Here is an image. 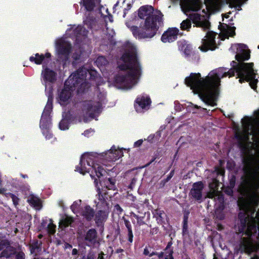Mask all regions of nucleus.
I'll use <instances>...</instances> for the list:
<instances>
[{"instance_id": "nucleus-58", "label": "nucleus", "mask_w": 259, "mask_h": 259, "mask_svg": "<svg viewBox=\"0 0 259 259\" xmlns=\"http://www.w3.org/2000/svg\"><path fill=\"white\" fill-rule=\"evenodd\" d=\"M53 97L52 95H50L48 97L47 103L46 104L49 105H51L53 106Z\"/></svg>"}, {"instance_id": "nucleus-50", "label": "nucleus", "mask_w": 259, "mask_h": 259, "mask_svg": "<svg viewBox=\"0 0 259 259\" xmlns=\"http://www.w3.org/2000/svg\"><path fill=\"white\" fill-rule=\"evenodd\" d=\"M6 191L5 188H0V194L5 195L7 198H12V196L14 195V194L10 192L6 193Z\"/></svg>"}, {"instance_id": "nucleus-25", "label": "nucleus", "mask_w": 259, "mask_h": 259, "mask_svg": "<svg viewBox=\"0 0 259 259\" xmlns=\"http://www.w3.org/2000/svg\"><path fill=\"white\" fill-rule=\"evenodd\" d=\"M121 152L119 150L116 149L114 146H113L107 152L106 158L109 161H115L120 157L119 153Z\"/></svg>"}, {"instance_id": "nucleus-49", "label": "nucleus", "mask_w": 259, "mask_h": 259, "mask_svg": "<svg viewBox=\"0 0 259 259\" xmlns=\"http://www.w3.org/2000/svg\"><path fill=\"white\" fill-rule=\"evenodd\" d=\"M238 220H247L249 219V216L244 212H240L238 215Z\"/></svg>"}, {"instance_id": "nucleus-59", "label": "nucleus", "mask_w": 259, "mask_h": 259, "mask_svg": "<svg viewBox=\"0 0 259 259\" xmlns=\"http://www.w3.org/2000/svg\"><path fill=\"white\" fill-rule=\"evenodd\" d=\"M159 231V229H158V228L157 227H155V228H152L151 230H150V234H151L152 235H155V234H157L158 232Z\"/></svg>"}, {"instance_id": "nucleus-41", "label": "nucleus", "mask_w": 259, "mask_h": 259, "mask_svg": "<svg viewBox=\"0 0 259 259\" xmlns=\"http://www.w3.org/2000/svg\"><path fill=\"white\" fill-rule=\"evenodd\" d=\"M236 182V177L235 175H231L229 176V186L235 187Z\"/></svg>"}, {"instance_id": "nucleus-29", "label": "nucleus", "mask_w": 259, "mask_h": 259, "mask_svg": "<svg viewBox=\"0 0 259 259\" xmlns=\"http://www.w3.org/2000/svg\"><path fill=\"white\" fill-rule=\"evenodd\" d=\"M74 220L72 217L66 215L65 217L62 218L60 221L59 226L61 228H67L71 226V224L74 223Z\"/></svg>"}, {"instance_id": "nucleus-63", "label": "nucleus", "mask_w": 259, "mask_h": 259, "mask_svg": "<svg viewBox=\"0 0 259 259\" xmlns=\"http://www.w3.org/2000/svg\"><path fill=\"white\" fill-rule=\"evenodd\" d=\"M216 171H217L218 174L220 175H224L225 173V171L224 169H220L219 167H217L216 168Z\"/></svg>"}, {"instance_id": "nucleus-64", "label": "nucleus", "mask_w": 259, "mask_h": 259, "mask_svg": "<svg viewBox=\"0 0 259 259\" xmlns=\"http://www.w3.org/2000/svg\"><path fill=\"white\" fill-rule=\"evenodd\" d=\"M154 137H155L154 135H150L149 136H148V137L147 138V140L149 142L152 143L153 140L154 138Z\"/></svg>"}, {"instance_id": "nucleus-42", "label": "nucleus", "mask_w": 259, "mask_h": 259, "mask_svg": "<svg viewBox=\"0 0 259 259\" xmlns=\"http://www.w3.org/2000/svg\"><path fill=\"white\" fill-rule=\"evenodd\" d=\"M253 72L254 73V77L253 78H251L250 80L248 81L247 82H249V85H250L251 88L252 89L255 90L257 88V80L255 79V73L254 72V69H253Z\"/></svg>"}, {"instance_id": "nucleus-3", "label": "nucleus", "mask_w": 259, "mask_h": 259, "mask_svg": "<svg viewBox=\"0 0 259 259\" xmlns=\"http://www.w3.org/2000/svg\"><path fill=\"white\" fill-rule=\"evenodd\" d=\"M138 16L144 19L142 27L132 26L130 30L134 37L139 39L151 38L157 33L160 27L163 25V15L160 11L154 13V8L151 6H143L138 10Z\"/></svg>"}, {"instance_id": "nucleus-39", "label": "nucleus", "mask_w": 259, "mask_h": 259, "mask_svg": "<svg viewBox=\"0 0 259 259\" xmlns=\"http://www.w3.org/2000/svg\"><path fill=\"white\" fill-rule=\"evenodd\" d=\"M11 244L10 241L8 239H3L0 241V251H3Z\"/></svg>"}, {"instance_id": "nucleus-32", "label": "nucleus", "mask_w": 259, "mask_h": 259, "mask_svg": "<svg viewBox=\"0 0 259 259\" xmlns=\"http://www.w3.org/2000/svg\"><path fill=\"white\" fill-rule=\"evenodd\" d=\"M45 60V56L44 54H39L36 53L35 54V57L31 56L29 58V61L31 62H34L37 65L42 64V62Z\"/></svg>"}, {"instance_id": "nucleus-60", "label": "nucleus", "mask_w": 259, "mask_h": 259, "mask_svg": "<svg viewBox=\"0 0 259 259\" xmlns=\"http://www.w3.org/2000/svg\"><path fill=\"white\" fill-rule=\"evenodd\" d=\"M77 203L76 202H74L73 204L71 206V207H70L72 212L75 213V210L77 208Z\"/></svg>"}, {"instance_id": "nucleus-27", "label": "nucleus", "mask_w": 259, "mask_h": 259, "mask_svg": "<svg viewBox=\"0 0 259 259\" xmlns=\"http://www.w3.org/2000/svg\"><path fill=\"white\" fill-rule=\"evenodd\" d=\"M42 242L38 240H35L30 245V253L31 254L35 253V256L37 255V253H39L41 251Z\"/></svg>"}, {"instance_id": "nucleus-26", "label": "nucleus", "mask_w": 259, "mask_h": 259, "mask_svg": "<svg viewBox=\"0 0 259 259\" xmlns=\"http://www.w3.org/2000/svg\"><path fill=\"white\" fill-rule=\"evenodd\" d=\"M16 248L10 244L1 252L0 257H4L7 259L10 258L16 254Z\"/></svg>"}, {"instance_id": "nucleus-44", "label": "nucleus", "mask_w": 259, "mask_h": 259, "mask_svg": "<svg viewBox=\"0 0 259 259\" xmlns=\"http://www.w3.org/2000/svg\"><path fill=\"white\" fill-rule=\"evenodd\" d=\"M233 189L234 187L228 186L225 188L224 192L228 196H232L233 195Z\"/></svg>"}, {"instance_id": "nucleus-51", "label": "nucleus", "mask_w": 259, "mask_h": 259, "mask_svg": "<svg viewBox=\"0 0 259 259\" xmlns=\"http://www.w3.org/2000/svg\"><path fill=\"white\" fill-rule=\"evenodd\" d=\"M114 211L117 213L118 214H121L123 212L122 208L120 207V206L117 204L114 206Z\"/></svg>"}, {"instance_id": "nucleus-8", "label": "nucleus", "mask_w": 259, "mask_h": 259, "mask_svg": "<svg viewBox=\"0 0 259 259\" xmlns=\"http://www.w3.org/2000/svg\"><path fill=\"white\" fill-rule=\"evenodd\" d=\"M190 19L183 20L181 23L180 28L182 30L189 31L192 25V22L197 27H201L204 31L210 29V23L205 18L198 13L192 14L189 16Z\"/></svg>"}, {"instance_id": "nucleus-11", "label": "nucleus", "mask_w": 259, "mask_h": 259, "mask_svg": "<svg viewBox=\"0 0 259 259\" xmlns=\"http://www.w3.org/2000/svg\"><path fill=\"white\" fill-rule=\"evenodd\" d=\"M81 238L84 244L90 247H95L97 244H99L98 241V233L94 228L88 230L85 234L81 236Z\"/></svg>"}, {"instance_id": "nucleus-12", "label": "nucleus", "mask_w": 259, "mask_h": 259, "mask_svg": "<svg viewBox=\"0 0 259 259\" xmlns=\"http://www.w3.org/2000/svg\"><path fill=\"white\" fill-rule=\"evenodd\" d=\"M204 187V184L202 181L194 183L189 193L190 198L192 200L201 203L202 201V191Z\"/></svg>"}, {"instance_id": "nucleus-33", "label": "nucleus", "mask_w": 259, "mask_h": 259, "mask_svg": "<svg viewBox=\"0 0 259 259\" xmlns=\"http://www.w3.org/2000/svg\"><path fill=\"white\" fill-rule=\"evenodd\" d=\"M188 214H185L183 217V227H182V235L183 236L189 235L188 231Z\"/></svg>"}, {"instance_id": "nucleus-34", "label": "nucleus", "mask_w": 259, "mask_h": 259, "mask_svg": "<svg viewBox=\"0 0 259 259\" xmlns=\"http://www.w3.org/2000/svg\"><path fill=\"white\" fill-rule=\"evenodd\" d=\"M71 47L69 44L66 45H61L59 47L58 52L60 54L63 55H68L71 51Z\"/></svg>"}, {"instance_id": "nucleus-17", "label": "nucleus", "mask_w": 259, "mask_h": 259, "mask_svg": "<svg viewBox=\"0 0 259 259\" xmlns=\"http://www.w3.org/2000/svg\"><path fill=\"white\" fill-rule=\"evenodd\" d=\"M238 48L237 49L238 53L235 56L236 60L239 62L238 64L244 63V61L249 59L250 51L246 50L247 46L244 44H239Z\"/></svg>"}, {"instance_id": "nucleus-55", "label": "nucleus", "mask_w": 259, "mask_h": 259, "mask_svg": "<svg viewBox=\"0 0 259 259\" xmlns=\"http://www.w3.org/2000/svg\"><path fill=\"white\" fill-rule=\"evenodd\" d=\"M30 202L35 206H38L40 204L39 200L38 199H33L30 200Z\"/></svg>"}, {"instance_id": "nucleus-13", "label": "nucleus", "mask_w": 259, "mask_h": 259, "mask_svg": "<svg viewBox=\"0 0 259 259\" xmlns=\"http://www.w3.org/2000/svg\"><path fill=\"white\" fill-rule=\"evenodd\" d=\"M102 104L98 102L93 104L91 101H85L82 103V109L89 114L91 118H94L96 114L101 112Z\"/></svg>"}, {"instance_id": "nucleus-36", "label": "nucleus", "mask_w": 259, "mask_h": 259, "mask_svg": "<svg viewBox=\"0 0 259 259\" xmlns=\"http://www.w3.org/2000/svg\"><path fill=\"white\" fill-rule=\"evenodd\" d=\"M249 221V219L239 220V222L238 223L239 233L242 234L243 232H244Z\"/></svg>"}, {"instance_id": "nucleus-9", "label": "nucleus", "mask_w": 259, "mask_h": 259, "mask_svg": "<svg viewBox=\"0 0 259 259\" xmlns=\"http://www.w3.org/2000/svg\"><path fill=\"white\" fill-rule=\"evenodd\" d=\"M217 35V33L212 31H208L204 38L202 39V45L199 47V49L203 52H206L209 50H215L218 48L215 42Z\"/></svg>"}, {"instance_id": "nucleus-15", "label": "nucleus", "mask_w": 259, "mask_h": 259, "mask_svg": "<svg viewBox=\"0 0 259 259\" xmlns=\"http://www.w3.org/2000/svg\"><path fill=\"white\" fill-rule=\"evenodd\" d=\"M51 124V117L50 115L42 114L40 120L39 126L42 131V134L47 139H50L53 135L50 133L49 129Z\"/></svg>"}, {"instance_id": "nucleus-2", "label": "nucleus", "mask_w": 259, "mask_h": 259, "mask_svg": "<svg viewBox=\"0 0 259 259\" xmlns=\"http://www.w3.org/2000/svg\"><path fill=\"white\" fill-rule=\"evenodd\" d=\"M254 158L252 155L243 159L242 162L244 166L243 168L244 174L246 177L242 176V181L239 186V190L241 195L246 198H242L238 202L241 208L246 209L248 205L257 206L259 203V182L257 181L259 174V165L253 167L252 161Z\"/></svg>"}, {"instance_id": "nucleus-46", "label": "nucleus", "mask_w": 259, "mask_h": 259, "mask_svg": "<svg viewBox=\"0 0 259 259\" xmlns=\"http://www.w3.org/2000/svg\"><path fill=\"white\" fill-rule=\"evenodd\" d=\"M52 109H53L52 106L46 104L42 114H45L46 115H50V114H51V112L52 111Z\"/></svg>"}, {"instance_id": "nucleus-22", "label": "nucleus", "mask_w": 259, "mask_h": 259, "mask_svg": "<svg viewBox=\"0 0 259 259\" xmlns=\"http://www.w3.org/2000/svg\"><path fill=\"white\" fill-rule=\"evenodd\" d=\"M95 210L90 205H85L81 210L80 215L87 222L92 221L95 216Z\"/></svg>"}, {"instance_id": "nucleus-48", "label": "nucleus", "mask_w": 259, "mask_h": 259, "mask_svg": "<svg viewBox=\"0 0 259 259\" xmlns=\"http://www.w3.org/2000/svg\"><path fill=\"white\" fill-rule=\"evenodd\" d=\"M95 254L94 252L92 250H90L87 255L82 256L81 259H95Z\"/></svg>"}, {"instance_id": "nucleus-35", "label": "nucleus", "mask_w": 259, "mask_h": 259, "mask_svg": "<svg viewBox=\"0 0 259 259\" xmlns=\"http://www.w3.org/2000/svg\"><path fill=\"white\" fill-rule=\"evenodd\" d=\"M131 215L137 219V224L139 226H141L142 225L145 224V222H144L143 219L145 217V212L141 213L140 214H138L135 213V212H131Z\"/></svg>"}, {"instance_id": "nucleus-45", "label": "nucleus", "mask_w": 259, "mask_h": 259, "mask_svg": "<svg viewBox=\"0 0 259 259\" xmlns=\"http://www.w3.org/2000/svg\"><path fill=\"white\" fill-rule=\"evenodd\" d=\"M15 259H25L26 255L25 253L22 251H16L14 254Z\"/></svg>"}, {"instance_id": "nucleus-18", "label": "nucleus", "mask_w": 259, "mask_h": 259, "mask_svg": "<svg viewBox=\"0 0 259 259\" xmlns=\"http://www.w3.org/2000/svg\"><path fill=\"white\" fill-rule=\"evenodd\" d=\"M43 67V70L41 71V75L43 78V80L46 82L54 83L57 80V73L51 69L50 68L46 67L44 68Z\"/></svg>"}, {"instance_id": "nucleus-56", "label": "nucleus", "mask_w": 259, "mask_h": 259, "mask_svg": "<svg viewBox=\"0 0 259 259\" xmlns=\"http://www.w3.org/2000/svg\"><path fill=\"white\" fill-rule=\"evenodd\" d=\"M236 28L234 26L230 27L229 31H230V35L231 37H233L235 35Z\"/></svg>"}, {"instance_id": "nucleus-61", "label": "nucleus", "mask_w": 259, "mask_h": 259, "mask_svg": "<svg viewBox=\"0 0 259 259\" xmlns=\"http://www.w3.org/2000/svg\"><path fill=\"white\" fill-rule=\"evenodd\" d=\"M151 252H150L148 250V249L146 247L145 248H144V252H143V254L145 255H146V256H148L149 257L150 256V253Z\"/></svg>"}, {"instance_id": "nucleus-23", "label": "nucleus", "mask_w": 259, "mask_h": 259, "mask_svg": "<svg viewBox=\"0 0 259 259\" xmlns=\"http://www.w3.org/2000/svg\"><path fill=\"white\" fill-rule=\"evenodd\" d=\"M100 2L101 0H80L79 4L86 11L92 12Z\"/></svg>"}, {"instance_id": "nucleus-19", "label": "nucleus", "mask_w": 259, "mask_h": 259, "mask_svg": "<svg viewBox=\"0 0 259 259\" xmlns=\"http://www.w3.org/2000/svg\"><path fill=\"white\" fill-rule=\"evenodd\" d=\"M108 216V213L104 210H99L95 212L94 221L98 227H103Z\"/></svg>"}, {"instance_id": "nucleus-16", "label": "nucleus", "mask_w": 259, "mask_h": 259, "mask_svg": "<svg viewBox=\"0 0 259 259\" xmlns=\"http://www.w3.org/2000/svg\"><path fill=\"white\" fill-rule=\"evenodd\" d=\"M179 30L176 27L168 28L162 34L161 40L164 42H172L177 40L179 34Z\"/></svg>"}, {"instance_id": "nucleus-14", "label": "nucleus", "mask_w": 259, "mask_h": 259, "mask_svg": "<svg viewBox=\"0 0 259 259\" xmlns=\"http://www.w3.org/2000/svg\"><path fill=\"white\" fill-rule=\"evenodd\" d=\"M172 242L170 241L168 242L165 248V251L168 255L166 256H164V252H157L152 251L150 253V256L148 259H174L173 257L174 249L172 247Z\"/></svg>"}, {"instance_id": "nucleus-37", "label": "nucleus", "mask_w": 259, "mask_h": 259, "mask_svg": "<svg viewBox=\"0 0 259 259\" xmlns=\"http://www.w3.org/2000/svg\"><path fill=\"white\" fill-rule=\"evenodd\" d=\"M84 24L90 29H92L95 25V19L93 17L88 16L83 21Z\"/></svg>"}, {"instance_id": "nucleus-10", "label": "nucleus", "mask_w": 259, "mask_h": 259, "mask_svg": "<svg viewBox=\"0 0 259 259\" xmlns=\"http://www.w3.org/2000/svg\"><path fill=\"white\" fill-rule=\"evenodd\" d=\"M151 100L146 94L140 95L137 96L134 102V108L138 113H143L150 107Z\"/></svg>"}, {"instance_id": "nucleus-47", "label": "nucleus", "mask_w": 259, "mask_h": 259, "mask_svg": "<svg viewBox=\"0 0 259 259\" xmlns=\"http://www.w3.org/2000/svg\"><path fill=\"white\" fill-rule=\"evenodd\" d=\"M56 225L53 224L52 223H50L48 225V232L50 234H54L56 231Z\"/></svg>"}, {"instance_id": "nucleus-7", "label": "nucleus", "mask_w": 259, "mask_h": 259, "mask_svg": "<svg viewBox=\"0 0 259 259\" xmlns=\"http://www.w3.org/2000/svg\"><path fill=\"white\" fill-rule=\"evenodd\" d=\"M259 217V209L256 213V217H251L246 229L242 233V237L239 241V249L241 252H248L252 250L253 240V236H255L257 230H258V239L259 240V227H257L255 218Z\"/></svg>"}, {"instance_id": "nucleus-38", "label": "nucleus", "mask_w": 259, "mask_h": 259, "mask_svg": "<svg viewBox=\"0 0 259 259\" xmlns=\"http://www.w3.org/2000/svg\"><path fill=\"white\" fill-rule=\"evenodd\" d=\"M115 180L112 178H109L105 182L106 188L109 190H114L115 189Z\"/></svg>"}, {"instance_id": "nucleus-57", "label": "nucleus", "mask_w": 259, "mask_h": 259, "mask_svg": "<svg viewBox=\"0 0 259 259\" xmlns=\"http://www.w3.org/2000/svg\"><path fill=\"white\" fill-rule=\"evenodd\" d=\"M143 142V141L142 139L137 141L136 142H135L134 143V147H139L140 146H141L142 145Z\"/></svg>"}, {"instance_id": "nucleus-5", "label": "nucleus", "mask_w": 259, "mask_h": 259, "mask_svg": "<svg viewBox=\"0 0 259 259\" xmlns=\"http://www.w3.org/2000/svg\"><path fill=\"white\" fill-rule=\"evenodd\" d=\"M88 72L84 68H79L65 81L64 88L59 92L57 98L61 105L67 104L72 96V92L76 89L78 94L88 90L90 85L86 79Z\"/></svg>"}, {"instance_id": "nucleus-4", "label": "nucleus", "mask_w": 259, "mask_h": 259, "mask_svg": "<svg viewBox=\"0 0 259 259\" xmlns=\"http://www.w3.org/2000/svg\"><path fill=\"white\" fill-rule=\"evenodd\" d=\"M121 60L123 63L118 65V69L121 71H128L125 75H116L114 81L120 88L131 89L137 78L141 75V67L136 54L124 53L121 57Z\"/></svg>"}, {"instance_id": "nucleus-24", "label": "nucleus", "mask_w": 259, "mask_h": 259, "mask_svg": "<svg viewBox=\"0 0 259 259\" xmlns=\"http://www.w3.org/2000/svg\"><path fill=\"white\" fill-rule=\"evenodd\" d=\"M154 217L158 224L163 225L167 221V216L166 213L160 208L154 209L153 211Z\"/></svg>"}, {"instance_id": "nucleus-30", "label": "nucleus", "mask_w": 259, "mask_h": 259, "mask_svg": "<svg viewBox=\"0 0 259 259\" xmlns=\"http://www.w3.org/2000/svg\"><path fill=\"white\" fill-rule=\"evenodd\" d=\"M70 119V116L66 115L65 117H63L59 122V128L61 130H68L69 128Z\"/></svg>"}, {"instance_id": "nucleus-6", "label": "nucleus", "mask_w": 259, "mask_h": 259, "mask_svg": "<svg viewBox=\"0 0 259 259\" xmlns=\"http://www.w3.org/2000/svg\"><path fill=\"white\" fill-rule=\"evenodd\" d=\"M92 156V154L89 153L82 155L80 157L79 164L75 167V170L83 175L86 172L90 173L91 177L94 179V183L97 187L98 179L96 177L100 179L104 176L107 171L103 166L95 162L91 157Z\"/></svg>"}, {"instance_id": "nucleus-21", "label": "nucleus", "mask_w": 259, "mask_h": 259, "mask_svg": "<svg viewBox=\"0 0 259 259\" xmlns=\"http://www.w3.org/2000/svg\"><path fill=\"white\" fill-rule=\"evenodd\" d=\"M235 138L238 140V147L240 150L245 152L249 149V144L251 142H249L248 144H246L245 142L249 140V136L247 135L236 134Z\"/></svg>"}, {"instance_id": "nucleus-31", "label": "nucleus", "mask_w": 259, "mask_h": 259, "mask_svg": "<svg viewBox=\"0 0 259 259\" xmlns=\"http://www.w3.org/2000/svg\"><path fill=\"white\" fill-rule=\"evenodd\" d=\"M97 191H98L97 195H98V200H99L101 205L103 206H107L108 205V203L106 201V199H107V198L106 197L107 193L106 192L103 193L101 191L99 187H97Z\"/></svg>"}, {"instance_id": "nucleus-54", "label": "nucleus", "mask_w": 259, "mask_h": 259, "mask_svg": "<svg viewBox=\"0 0 259 259\" xmlns=\"http://www.w3.org/2000/svg\"><path fill=\"white\" fill-rule=\"evenodd\" d=\"M90 74V78L95 80L97 77V72L96 71L89 72Z\"/></svg>"}, {"instance_id": "nucleus-52", "label": "nucleus", "mask_w": 259, "mask_h": 259, "mask_svg": "<svg viewBox=\"0 0 259 259\" xmlns=\"http://www.w3.org/2000/svg\"><path fill=\"white\" fill-rule=\"evenodd\" d=\"M11 199H12L13 204L15 205V207L17 206V205L19 204V198L16 196L15 194L12 195Z\"/></svg>"}, {"instance_id": "nucleus-62", "label": "nucleus", "mask_w": 259, "mask_h": 259, "mask_svg": "<svg viewBox=\"0 0 259 259\" xmlns=\"http://www.w3.org/2000/svg\"><path fill=\"white\" fill-rule=\"evenodd\" d=\"M132 8V5L131 4H128L127 5V7L126 8H125L124 9V15H123V17H125V15L126 14V13L127 11H128L129 10H130Z\"/></svg>"}, {"instance_id": "nucleus-43", "label": "nucleus", "mask_w": 259, "mask_h": 259, "mask_svg": "<svg viewBox=\"0 0 259 259\" xmlns=\"http://www.w3.org/2000/svg\"><path fill=\"white\" fill-rule=\"evenodd\" d=\"M84 29H85L83 26L78 25L73 30V32L76 35H81L82 34V32L84 31Z\"/></svg>"}, {"instance_id": "nucleus-28", "label": "nucleus", "mask_w": 259, "mask_h": 259, "mask_svg": "<svg viewBox=\"0 0 259 259\" xmlns=\"http://www.w3.org/2000/svg\"><path fill=\"white\" fill-rule=\"evenodd\" d=\"M124 223L127 230V238L129 243L133 242L134 235L132 225L130 222L123 218Z\"/></svg>"}, {"instance_id": "nucleus-40", "label": "nucleus", "mask_w": 259, "mask_h": 259, "mask_svg": "<svg viewBox=\"0 0 259 259\" xmlns=\"http://www.w3.org/2000/svg\"><path fill=\"white\" fill-rule=\"evenodd\" d=\"M96 63L99 65L105 66L108 63V61L105 57L99 56L97 59Z\"/></svg>"}, {"instance_id": "nucleus-20", "label": "nucleus", "mask_w": 259, "mask_h": 259, "mask_svg": "<svg viewBox=\"0 0 259 259\" xmlns=\"http://www.w3.org/2000/svg\"><path fill=\"white\" fill-rule=\"evenodd\" d=\"M177 43L179 50L183 53L186 58L190 57L193 53L192 45L185 40L178 41Z\"/></svg>"}, {"instance_id": "nucleus-53", "label": "nucleus", "mask_w": 259, "mask_h": 259, "mask_svg": "<svg viewBox=\"0 0 259 259\" xmlns=\"http://www.w3.org/2000/svg\"><path fill=\"white\" fill-rule=\"evenodd\" d=\"M175 173V170L173 169L171 170L169 175L167 176L166 179H164V182L167 183L168 182L171 178L174 176Z\"/></svg>"}, {"instance_id": "nucleus-1", "label": "nucleus", "mask_w": 259, "mask_h": 259, "mask_svg": "<svg viewBox=\"0 0 259 259\" xmlns=\"http://www.w3.org/2000/svg\"><path fill=\"white\" fill-rule=\"evenodd\" d=\"M231 65L232 68L220 67L211 71L205 78H202L199 73H191L186 77L185 83L195 93L198 94L200 99L205 104L211 106L217 105V101L219 94V87L221 79L229 76H234L237 73V78L242 83L248 81L254 77L253 63H242L237 64L233 61Z\"/></svg>"}]
</instances>
